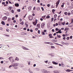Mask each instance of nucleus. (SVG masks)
I'll return each instance as SVG.
<instances>
[{
  "label": "nucleus",
  "mask_w": 73,
  "mask_h": 73,
  "mask_svg": "<svg viewBox=\"0 0 73 73\" xmlns=\"http://www.w3.org/2000/svg\"><path fill=\"white\" fill-rule=\"evenodd\" d=\"M22 34H22V35H23V36L25 35H27V33H22Z\"/></svg>",
  "instance_id": "nucleus-22"
},
{
  "label": "nucleus",
  "mask_w": 73,
  "mask_h": 73,
  "mask_svg": "<svg viewBox=\"0 0 73 73\" xmlns=\"http://www.w3.org/2000/svg\"><path fill=\"white\" fill-rule=\"evenodd\" d=\"M41 9H42V11H44V8H43V7H41Z\"/></svg>",
  "instance_id": "nucleus-36"
},
{
  "label": "nucleus",
  "mask_w": 73,
  "mask_h": 73,
  "mask_svg": "<svg viewBox=\"0 0 73 73\" xmlns=\"http://www.w3.org/2000/svg\"><path fill=\"white\" fill-rule=\"evenodd\" d=\"M15 17H16L17 18V17H18V15H15Z\"/></svg>",
  "instance_id": "nucleus-63"
},
{
  "label": "nucleus",
  "mask_w": 73,
  "mask_h": 73,
  "mask_svg": "<svg viewBox=\"0 0 73 73\" xmlns=\"http://www.w3.org/2000/svg\"><path fill=\"white\" fill-rule=\"evenodd\" d=\"M11 20V19L10 18V17L8 18V21H10Z\"/></svg>",
  "instance_id": "nucleus-29"
},
{
  "label": "nucleus",
  "mask_w": 73,
  "mask_h": 73,
  "mask_svg": "<svg viewBox=\"0 0 73 73\" xmlns=\"http://www.w3.org/2000/svg\"><path fill=\"white\" fill-rule=\"evenodd\" d=\"M68 13V12H64V14L65 15H67V14Z\"/></svg>",
  "instance_id": "nucleus-37"
},
{
  "label": "nucleus",
  "mask_w": 73,
  "mask_h": 73,
  "mask_svg": "<svg viewBox=\"0 0 73 73\" xmlns=\"http://www.w3.org/2000/svg\"><path fill=\"white\" fill-rule=\"evenodd\" d=\"M5 15H6V16H9V13H5Z\"/></svg>",
  "instance_id": "nucleus-17"
},
{
  "label": "nucleus",
  "mask_w": 73,
  "mask_h": 73,
  "mask_svg": "<svg viewBox=\"0 0 73 73\" xmlns=\"http://www.w3.org/2000/svg\"><path fill=\"white\" fill-rule=\"evenodd\" d=\"M36 9L37 11H39L40 9V8L39 7H38L36 8Z\"/></svg>",
  "instance_id": "nucleus-20"
},
{
  "label": "nucleus",
  "mask_w": 73,
  "mask_h": 73,
  "mask_svg": "<svg viewBox=\"0 0 73 73\" xmlns=\"http://www.w3.org/2000/svg\"><path fill=\"white\" fill-rule=\"evenodd\" d=\"M31 8H32V7H28L29 9H31Z\"/></svg>",
  "instance_id": "nucleus-35"
},
{
  "label": "nucleus",
  "mask_w": 73,
  "mask_h": 73,
  "mask_svg": "<svg viewBox=\"0 0 73 73\" xmlns=\"http://www.w3.org/2000/svg\"><path fill=\"white\" fill-rule=\"evenodd\" d=\"M15 60L18 61H19V59L17 57H16L15 58Z\"/></svg>",
  "instance_id": "nucleus-16"
},
{
  "label": "nucleus",
  "mask_w": 73,
  "mask_h": 73,
  "mask_svg": "<svg viewBox=\"0 0 73 73\" xmlns=\"http://www.w3.org/2000/svg\"><path fill=\"white\" fill-rule=\"evenodd\" d=\"M7 19V16L4 17L3 18V20H6Z\"/></svg>",
  "instance_id": "nucleus-8"
},
{
  "label": "nucleus",
  "mask_w": 73,
  "mask_h": 73,
  "mask_svg": "<svg viewBox=\"0 0 73 73\" xmlns=\"http://www.w3.org/2000/svg\"><path fill=\"white\" fill-rule=\"evenodd\" d=\"M41 70L42 72H43V73H46L47 72L46 70L42 69Z\"/></svg>",
  "instance_id": "nucleus-6"
},
{
  "label": "nucleus",
  "mask_w": 73,
  "mask_h": 73,
  "mask_svg": "<svg viewBox=\"0 0 73 73\" xmlns=\"http://www.w3.org/2000/svg\"><path fill=\"white\" fill-rule=\"evenodd\" d=\"M72 20H71V24H72V23H73V18H72Z\"/></svg>",
  "instance_id": "nucleus-48"
},
{
  "label": "nucleus",
  "mask_w": 73,
  "mask_h": 73,
  "mask_svg": "<svg viewBox=\"0 0 73 73\" xmlns=\"http://www.w3.org/2000/svg\"><path fill=\"white\" fill-rule=\"evenodd\" d=\"M44 62H45V63H46V64H47L48 63V60H46V61H44Z\"/></svg>",
  "instance_id": "nucleus-34"
},
{
  "label": "nucleus",
  "mask_w": 73,
  "mask_h": 73,
  "mask_svg": "<svg viewBox=\"0 0 73 73\" xmlns=\"http://www.w3.org/2000/svg\"><path fill=\"white\" fill-rule=\"evenodd\" d=\"M64 4H63V5H61V7H62V8H63V7H64Z\"/></svg>",
  "instance_id": "nucleus-55"
},
{
  "label": "nucleus",
  "mask_w": 73,
  "mask_h": 73,
  "mask_svg": "<svg viewBox=\"0 0 73 73\" xmlns=\"http://www.w3.org/2000/svg\"><path fill=\"white\" fill-rule=\"evenodd\" d=\"M25 25H26V27H28V24L25 23Z\"/></svg>",
  "instance_id": "nucleus-38"
},
{
  "label": "nucleus",
  "mask_w": 73,
  "mask_h": 73,
  "mask_svg": "<svg viewBox=\"0 0 73 73\" xmlns=\"http://www.w3.org/2000/svg\"><path fill=\"white\" fill-rule=\"evenodd\" d=\"M12 20H15V18L14 17H13L12 19Z\"/></svg>",
  "instance_id": "nucleus-53"
},
{
  "label": "nucleus",
  "mask_w": 73,
  "mask_h": 73,
  "mask_svg": "<svg viewBox=\"0 0 73 73\" xmlns=\"http://www.w3.org/2000/svg\"><path fill=\"white\" fill-rule=\"evenodd\" d=\"M22 48L23 49H24V50H25V47H24L23 46H22Z\"/></svg>",
  "instance_id": "nucleus-25"
},
{
  "label": "nucleus",
  "mask_w": 73,
  "mask_h": 73,
  "mask_svg": "<svg viewBox=\"0 0 73 73\" xmlns=\"http://www.w3.org/2000/svg\"><path fill=\"white\" fill-rule=\"evenodd\" d=\"M52 12H53V13H54V12H55V9H53L52 10Z\"/></svg>",
  "instance_id": "nucleus-27"
},
{
  "label": "nucleus",
  "mask_w": 73,
  "mask_h": 73,
  "mask_svg": "<svg viewBox=\"0 0 73 73\" xmlns=\"http://www.w3.org/2000/svg\"><path fill=\"white\" fill-rule=\"evenodd\" d=\"M63 40H65L66 39V37H64L63 38Z\"/></svg>",
  "instance_id": "nucleus-59"
},
{
  "label": "nucleus",
  "mask_w": 73,
  "mask_h": 73,
  "mask_svg": "<svg viewBox=\"0 0 73 73\" xmlns=\"http://www.w3.org/2000/svg\"><path fill=\"white\" fill-rule=\"evenodd\" d=\"M54 20V19L53 18H52V19H51L52 22V21H53Z\"/></svg>",
  "instance_id": "nucleus-44"
},
{
  "label": "nucleus",
  "mask_w": 73,
  "mask_h": 73,
  "mask_svg": "<svg viewBox=\"0 0 73 73\" xmlns=\"http://www.w3.org/2000/svg\"><path fill=\"white\" fill-rule=\"evenodd\" d=\"M35 70H37V71H39V70H40V69H39L38 68H36Z\"/></svg>",
  "instance_id": "nucleus-23"
},
{
  "label": "nucleus",
  "mask_w": 73,
  "mask_h": 73,
  "mask_svg": "<svg viewBox=\"0 0 73 73\" xmlns=\"http://www.w3.org/2000/svg\"><path fill=\"white\" fill-rule=\"evenodd\" d=\"M49 18H50V16L49 15L47 16L46 17V18L47 19H49Z\"/></svg>",
  "instance_id": "nucleus-24"
},
{
  "label": "nucleus",
  "mask_w": 73,
  "mask_h": 73,
  "mask_svg": "<svg viewBox=\"0 0 73 73\" xmlns=\"http://www.w3.org/2000/svg\"><path fill=\"white\" fill-rule=\"evenodd\" d=\"M52 32H54V29H52Z\"/></svg>",
  "instance_id": "nucleus-56"
},
{
  "label": "nucleus",
  "mask_w": 73,
  "mask_h": 73,
  "mask_svg": "<svg viewBox=\"0 0 73 73\" xmlns=\"http://www.w3.org/2000/svg\"><path fill=\"white\" fill-rule=\"evenodd\" d=\"M20 67H21V68H23L24 67V65L23 64H21V65L20 66Z\"/></svg>",
  "instance_id": "nucleus-41"
},
{
  "label": "nucleus",
  "mask_w": 73,
  "mask_h": 73,
  "mask_svg": "<svg viewBox=\"0 0 73 73\" xmlns=\"http://www.w3.org/2000/svg\"><path fill=\"white\" fill-rule=\"evenodd\" d=\"M17 11L18 12H20L21 10L20 9H18L17 10Z\"/></svg>",
  "instance_id": "nucleus-31"
},
{
  "label": "nucleus",
  "mask_w": 73,
  "mask_h": 73,
  "mask_svg": "<svg viewBox=\"0 0 73 73\" xmlns=\"http://www.w3.org/2000/svg\"><path fill=\"white\" fill-rule=\"evenodd\" d=\"M58 25H62V23L60 22V21L58 22Z\"/></svg>",
  "instance_id": "nucleus-18"
},
{
  "label": "nucleus",
  "mask_w": 73,
  "mask_h": 73,
  "mask_svg": "<svg viewBox=\"0 0 73 73\" xmlns=\"http://www.w3.org/2000/svg\"><path fill=\"white\" fill-rule=\"evenodd\" d=\"M37 20L36 19L35 20V22L33 23V24L34 25H35V26H36V24H37Z\"/></svg>",
  "instance_id": "nucleus-2"
},
{
  "label": "nucleus",
  "mask_w": 73,
  "mask_h": 73,
  "mask_svg": "<svg viewBox=\"0 0 73 73\" xmlns=\"http://www.w3.org/2000/svg\"><path fill=\"white\" fill-rule=\"evenodd\" d=\"M10 62H11L12 63H13V62H15V60L13 59H12L11 60H10Z\"/></svg>",
  "instance_id": "nucleus-10"
},
{
  "label": "nucleus",
  "mask_w": 73,
  "mask_h": 73,
  "mask_svg": "<svg viewBox=\"0 0 73 73\" xmlns=\"http://www.w3.org/2000/svg\"><path fill=\"white\" fill-rule=\"evenodd\" d=\"M5 2H3L2 3V4H3V5H5Z\"/></svg>",
  "instance_id": "nucleus-46"
},
{
  "label": "nucleus",
  "mask_w": 73,
  "mask_h": 73,
  "mask_svg": "<svg viewBox=\"0 0 73 73\" xmlns=\"http://www.w3.org/2000/svg\"><path fill=\"white\" fill-rule=\"evenodd\" d=\"M38 34H40V30H38Z\"/></svg>",
  "instance_id": "nucleus-32"
},
{
  "label": "nucleus",
  "mask_w": 73,
  "mask_h": 73,
  "mask_svg": "<svg viewBox=\"0 0 73 73\" xmlns=\"http://www.w3.org/2000/svg\"><path fill=\"white\" fill-rule=\"evenodd\" d=\"M37 27H38V28H40V24H38L37 25Z\"/></svg>",
  "instance_id": "nucleus-13"
},
{
  "label": "nucleus",
  "mask_w": 73,
  "mask_h": 73,
  "mask_svg": "<svg viewBox=\"0 0 73 73\" xmlns=\"http://www.w3.org/2000/svg\"><path fill=\"white\" fill-rule=\"evenodd\" d=\"M52 64H54V65H58V63L57 62L56 63V62H54V61H52Z\"/></svg>",
  "instance_id": "nucleus-9"
},
{
  "label": "nucleus",
  "mask_w": 73,
  "mask_h": 73,
  "mask_svg": "<svg viewBox=\"0 0 73 73\" xmlns=\"http://www.w3.org/2000/svg\"><path fill=\"white\" fill-rule=\"evenodd\" d=\"M55 30L56 31H58V28H56Z\"/></svg>",
  "instance_id": "nucleus-51"
},
{
  "label": "nucleus",
  "mask_w": 73,
  "mask_h": 73,
  "mask_svg": "<svg viewBox=\"0 0 73 73\" xmlns=\"http://www.w3.org/2000/svg\"><path fill=\"white\" fill-rule=\"evenodd\" d=\"M30 31L31 32H33V30L32 29H30Z\"/></svg>",
  "instance_id": "nucleus-50"
},
{
  "label": "nucleus",
  "mask_w": 73,
  "mask_h": 73,
  "mask_svg": "<svg viewBox=\"0 0 73 73\" xmlns=\"http://www.w3.org/2000/svg\"><path fill=\"white\" fill-rule=\"evenodd\" d=\"M72 38H73V36H70V39H72Z\"/></svg>",
  "instance_id": "nucleus-54"
},
{
  "label": "nucleus",
  "mask_w": 73,
  "mask_h": 73,
  "mask_svg": "<svg viewBox=\"0 0 73 73\" xmlns=\"http://www.w3.org/2000/svg\"><path fill=\"white\" fill-rule=\"evenodd\" d=\"M66 40H69V37H67Z\"/></svg>",
  "instance_id": "nucleus-40"
},
{
  "label": "nucleus",
  "mask_w": 73,
  "mask_h": 73,
  "mask_svg": "<svg viewBox=\"0 0 73 73\" xmlns=\"http://www.w3.org/2000/svg\"><path fill=\"white\" fill-rule=\"evenodd\" d=\"M42 35H45V33L44 32H42Z\"/></svg>",
  "instance_id": "nucleus-28"
},
{
  "label": "nucleus",
  "mask_w": 73,
  "mask_h": 73,
  "mask_svg": "<svg viewBox=\"0 0 73 73\" xmlns=\"http://www.w3.org/2000/svg\"><path fill=\"white\" fill-rule=\"evenodd\" d=\"M65 22H63L62 23V25H65Z\"/></svg>",
  "instance_id": "nucleus-33"
},
{
  "label": "nucleus",
  "mask_w": 73,
  "mask_h": 73,
  "mask_svg": "<svg viewBox=\"0 0 73 73\" xmlns=\"http://www.w3.org/2000/svg\"><path fill=\"white\" fill-rule=\"evenodd\" d=\"M53 72H54V73H58L60 72V70H56L54 71Z\"/></svg>",
  "instance_id": "nucleus-3"
},
{
  "label": "nucleus",
  "mask_w": 73,
  "mask_h": 73,
  "mask_svg": "<svg viewBox=\"0 0 73 73\" xmlns=\"http://www.w3.org/2000/svg\"><path fill=\"white\" fill-rule=\"evenodd\" d=\"M57 37H58V38H60L61 37V36L57 35Z\"/></svg>",
  "instance_id": "nucleus-26"
},
{
  "label": "nucleus",
  "mask_w": 73,
  "mask_h": 73,
  "mask_svg": "<svg viewBox=\"0 0 73 73\" xmlns=\"http://www.w3.org/2000/svg\"><path fill=\"white\" fill-rule=\"evenodd\" d=\"M11 13H14V10H13L11 11Z\"/></svg>",
  "instance_id": "nucleus-45"
},
{
  "label": "nucleus",
  "mask_w": 73,
  "mask_h": 73,
  "mask_svg": "<svg viewBox=\"0 0 73 73\" xmlns=\"http://www.w3.org/2000/svg\"><path fill=\"white\" fill-rule=\"evenodd\" d=\"M69 24V23L68 22H67L66 23V25H68Z\"/></svg>",
  "instance_id": "nucleus-64"
},
{
  "label": "nucleus",
  "mask_w": 73,
  "mask_h": 73,
  "mask_svg": "<svg viewBox=\"0 0 73 73\" xmlns=\"http://www.w3.org/2000/svg\"><path fill=\"white\" fill-rule=\"evenodd\" d=\"M25 50H29V49L27 48L26 47H25Z\"/></svg>",
  "instance_id": "nucleus-43"
},
{
  "label": "nucleus",
  "mask_w": 73,
  "mask_h": 73,
  "mask_svg": "<svg viewBox=\"0 0 73 73\" xmlns=\"http://www.w3.org/2000/svg\"><path fill=\"white\" fill-rule=\"evenodd\" d=\"M29 73H33V72L32 71H31V70H29Z\"/></svg>",
  "instance_id": "nucleus-30"
},
{
  "label": "nucleus",
  "mask_w": 73,
  "mask_h": 73,
  "mask_svg": "<svg viewBox=\"0 0 73 73\" xmlns=\"http://www.w3.org/2000/svg\"><path fill=\"white\" fill-rule=\"evenodd\" d=\"M54 56V55L52 53V54L51 55V57H53Z\"/></svg>",
  "instance_id": "nucleus-42"
},
{
  "label": "nucleus",
  "mask_w": 73,
  "mask_h": 73,
  "mask_svg": "<svg viewBox=\"0 0 73 73\" xmlns=\"http://www.w3.org/2000/svg\"><path fill=\"white\" fill-rule=\"evenodd\" d=\"M70 13H68V16H70Z\"/></svg>",
  "instance_id": "nucleus-39"
},
{
  "label": "nucleus",
  "mask_w": 73,
  "mask_h": 73,
  "mask_svg": "<svg viewBox=\"0 0 73 73\" xmlns=\"http://www.w3.org/2000/svg\"><path fill=\"white\" fill-rule=\"evenodd\" d=\"M62 44L63 45H64L65 44V43L64 42H62Z\"/></svg>",
  "instance_id": "nucleus-47"
},
{
  "label": "nucleus",
  "mask_w": 73,
  "mask_h": 73,
  "mask_svg": "<svg viewBox=\"0 0 73 73\" xmlns=\"http://www.w3.org/2000/svg\"><path fill=\"white\" fill-rule=\"evenodd\" d=\"M51 47L52 49H53V48H54V46H51Z\"/></svg>",
  "instance_id": "nucleus-49"
},
{
  "label": "nucleus",
  "mask_w": 73,
  "mask_h": 73,
  "mask_svg": "<svg viewBox=\"0 0 73 73\" xmlns=\"http://www.w3.org/2000/svg\"><path fill=\"white\" fill-rule=\"evenodd\" d=\"M19 65L18 63H14L13 65V66H17Z\"/></svg>",
  "instance_id": "nucleus-7"
},
{
  "label": "nucleus",
  "mask_w": 73,
  "mask_h": 73,
  "mask_svg": "<svg viewBox=\"0 0 73 73\" xmlns=\"http://www.w3.org/2000/svg\"><path fill=\"white\" fill-rule=\"evenodd\" d=\"M1 24H2V25H5V22H4V21H2L1 22Z\"/></svg>",
  "instance_id": "nucleus-12"
},
{
  "label": "nucleus",
  "mask_w": 73,
  "mask_h": 73,
  "mask_svg": "<svg viewBox=\"0 0 73 73\" xmlns=\"http://www.w3.org/2000/svg\"><path fill=\"white\" fill-rule=\"evenodd\" d=\"M61 66H62V67H65V66L64 64H63V63H61Z\"/></svg>",
  "instance_id": "nucleus-19"
},
{
  "label": "nucleus",
  "mask_w": 73,
  "mask_h": 73,
  "mask_svg": "<svg viewBox=\"0 0 73 73\" xmlns=\"http://www.w3.org/2000/svg\"><path fill=\"white\" fill-rule=\"evenodd\" d=\"M71 14H72V15H73V10H72L71 12Z\"/></svg>",
  "instance_id": "nucleus-61"
},
{
  "label": "nucleus",
  "mask_w": 73,
  "mask_h": 73,
  "mask_svg": "<svg viewBox=\"0 0 73 73\" xmlns=\"http://www.w3.org/2000/svg\"><path fill=\"white\" fill-rule=\"evenodd\" d=\"M38 28H36L35 29V31H38Z\"/></svg>",
  "instance_id": "nucleus-52"
},
{
  "label": "nucleus",
  "mask_w": 73,
  "mask_h": 73,
  "mask_svg": "<svg viewBox=\"0 0 73 73\" xmlns=\"http://www.w3.org/2000/svg\"><path fill=\"white\" fill-rule=\"evenodd\" d=\"M60 0H58V1L57 2V3H56V8H57V7H58V4H59V3H60Z\"/></svg>",
  "instance_id": "nucleus-4"
},
{
  "label": "nucleus",
  "mask_w": 73,
  "mask_h": 73,
  "mask_svg": "<svg viewBox=\"0 0 73 73\" xmlns=\"http://www.w3.org/2000/svg\"><path fill=\"white\" fill-rule=\"evenodd\" d=\"M15 7H18L19 6V3H16L15 4Z\"/></svg>",
  "instance_id": "nucleus-11"
},
{
  "label": "nucleus",
  "mask_w": 73,
  "mask_h": 73,
  "mask_svg": "<svg viewBox=\"0 0 73 73\" xmlns=\"http://www.w3.org/2000/svg\"><path fill=\"white\" fill-rule=\"evenodd\" d=\"M65 44L66 45H69V43H65Z\"/></svg>",
  "instance_id": "nucleus-60"
},
{
  "label": "nucleus",
  "mask_w": 73,
  "mask_h": 73,
  "mask_svg": "<svg viewBox=\"0 0 73 73\" xmlns=\"http://www.w3.org/2000/svg\"><path fill=\"white\" fill-rule=\"evenodd\" d=\"M6 4H8V1H6Z\"/></svg>",
  "instance_id": "nucleus-62"
},
{
  "label": "nucleus",
  "mask_w": 73,
  "mask_h": 73,
  "mask_svg": "<svg viewBox=\"0 0 73 73\" xmlns=\"http://www.w3.org/2000/svg\"><path fill=\"white\" fill-rule=\"evenodd\" d=\"M35 9H36V7H34L33 9V10H35Z\"/></svg>",
  "instance_id": "nucleus-58"
},
{
  "label": "nucleus",
  "mask_w": 73,
  "mask_h": 73,
  "mask_svg": "<svg viewBox=\"0 0 73 73\" xmlns=\"http://www.w3.org/2000/svg\"><path fill=\"white\" fill-rule=\"evenodd\" d=\"M56 17H57V15L56 14H55V15H54V19H56Z\"/></svg>",
  "instance_id": "nucleus-21"
},
{
  "label": "nucleus",
  "mask_w": 73,
  "mask_h": 73,
  "mask_svg": "<svg viewBox=\"0 0 73 73\" xmlns=\"http://www.w3.org/2000/svg\"><path fill=\"white\" fill-rule=\"evenodd\" d=\"M66 72H70V70L67 69L66 70Z\"/></svg>",
  "instance_id": "nucleus-15"
},
{
  "label": "nucleus",
  "mask_w": 73,
  "mask_h": 73,
  "mask_svg": "<svg viewBox=\"0 0 73 73\" xmlns=\"http://www.w3.org/2000/svg\"><path fill=\"white\" fill-rule=\"evenodd\" d=\"M28 18L29 20H30V21H31L32 20V19H33V16L32 15H29V16L28 17Z\"/></svg>",
  "instance_id": "nucleus-1"
},
{
  "label": "nucleus",
  "mask_w": 73,
  "mask_h": 73,
  "mask_svg": "<svg viewBox=\"0 0 73 73\" xmlns=\"http://www.w3.org/2000/svg\"><path fill=\"white\" fill-rule=\"evenodd\" d=\"M0 29L2 31H3V28H2L1 27H0Z\"/></svg>",
  "instance_id": "nucleus-57"
},
{
  "label": "nucleus",
  "mask_w": 73,
  "mask_h": 73,
  "mask_svg": "<svg viewBox=\"0 0 73 73\" xmlns=\"http://www.w3.org/2000/svg\"><path fill=\"white\" fill-rule=\"evenodd\" d=\"M45 25V24L44 23H42L41 24V27L42 28H44V25Z\"/></svg>",
  "instance_id": "nucleus-5"
},
{
  "label": "nucleus",
  "mask_w": 73,
  "mask_h": 73,
  "mask_svg": "<svg viewBox=\"0 0 73 73\" xmlns=\"http://www.w3.org/2000/svg\"><path fill=\"white\" fill-rule=\"evenodd\" d=\"M12 59H13V57L12 56H11L9 58V61Z\"/></svg>",
  "instance_id": "nucleus-14"
}]
</instances>
